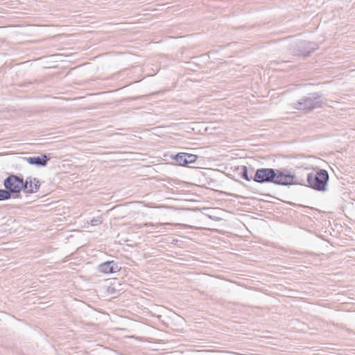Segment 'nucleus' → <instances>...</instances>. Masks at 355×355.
<instances>
[{
	"label": "nucleus",
	"mask_w": 355,
	"mask_h": 355,
	"mask_svg": "<svg viewBox=\"0 0 355 355\" xmlns=\"http://www.w3.org/2000/svg\"><path fill=\"white\" fill-rule=\"evenodd\" d=\"M3 184L10 193H19L24 187L23 179L15 175H9L4 180Z\"/></svg>",
	"instance_id": "obj_2"
},
{
	"label": "nucleus",
	"mask_w": 355,
	"mask_h": 355,
	"mask_svg": "<svg viewBox=\"0 0 355 355\" xmlns=\"http://www.w3.org/2000/svg\"><path fill=\"white\" fill-rule=\"evenodd\" d=\"M26 160L31 164L44 166L47 162L48 158L46 155H43L42 157H28Z\"/></svg>",
	"instance_id": "obj_8"
},
{
	"label": "nucleus",
	"mask_w": 355,
	"mask_h": 355,
	"mask_svg": "<svg viewBox=\"0 0 355 355\" xmlns=\"http://www.w3.org/2000/svg\"><path fill=\"white\" fill-rule=\"evenodd\" d=\"M173 159L180 166H187L189 164H193L198 159V156L194 154L187 153H179L174 157Z\"/></svg>",
	"instance_id": "obj_5"
},
{
	"label": "nucleus",
	"mask_w": 355,
	"mask_h": 355,
	"mask_svg": "<svg viewBox=\"0 0 355 355\" xmlns=\"http://www.w3.org/2000/svg\"><path fill=\"white\" fill-rule=\"evenodd\" d=\"M328 180V173L323 169L318 170L315 173H311L307 175L309 186L318 191L325 190Z\"/></svg>",
	"instance_id": "obj_1"
},
{
	"label": "nucleus",
	"mask_w": 355,
	"mask_h": 355,
	"mask_svg": "<svg viewBox=\"0 0 355 355\" xmlns=\"http://www.w3.org/2000/svg\"><path fill=\"white\" fill-rule=\"evenodd\" d=\"M275 175V171L272 168H260L256 171L254 180L262 183L265 182H272Z\"/></svg>",
	"instance_id": "obj_4"
},
{
	"label": "nucleus",
	"mask_w": 355,
	"mask_h": 355,
	"mask_svg": "<svg viewBox=\"0 0 355 355\" xmlns=\"http://www.w3.org/2000/svg\"><path fill=\"white\" fill-rule=\"evenodd\" d=\"M10 197V193L8 190L0 189V200H8Z\"/></svg>",
	"instance_id": "obj_9"
},
{
	"label": "nucleus",
	"mask_w": 355,
	"mask_h": 355,
	"mask_svg": "<svg viewBox=\"0 0 355 355\" xmlns=\"http://www.w3.org/2000/svg\"><path fill=\"white\" fill-rule=\"evenodd\" d=\"M23 189L27 193H33L38 191L40 187V182L36 178H27L24 182Z\"/></svg>",
	"instance_id": "obj_6"
},
{
	"label": "nucleus",
	"mask_w": 355,
	"mask_h": 355,
	"mask_svg": "<svg viewBox=\"0 0 355 355\" xmlns=\"http://www.w3.org/2000/svg\"><path fill=\"white\" fill-rule=\"evenodd\" d=\"M242 178L247 181H250V178L248 174V168L246 166H243V168Z\"/></svg>",
	"instance_id": "obj_10"
},
{
	"label": "nucleus",
	"mask_w": 355,
	"mask_h": 355,
	"mask_svg": "<svg viewBox=\"0 0 355 355\" xmlns=\"http://www.w3.org/2000/svg\"><path fill=\"white\" fill-rule=\"evenodd\" d=\"M273 182L282 185H292L295 184L296 181L295 176L291 173L275 171Z\"/></svg>",
	"instance_id": "obj_3"
},
{
	"label": "nucleus",
	"mask_w": 355,
	"mask_h": 355,
	"mask_svg": "<svg viewBox=\"0 0 355 355\" xmlns=\"http://www.w3.org/2000/svg\"><path fill=\"white\" fill-rule=\"evenodd\" d=\"M120 270V267L114 261H105L98 266V270L103 274L116 273Z\"/></svg>",
	"instance_id": "obj_7"
}]
</instances>
